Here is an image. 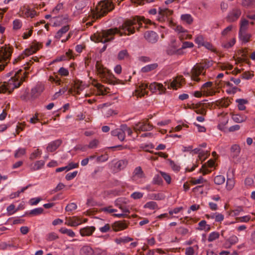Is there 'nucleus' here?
<instances>
[{"label": "nucleus", "mask_w": 255, "mask_h": 255, "mask_svg": "<svg viewBox=\"0 0 255 255\" xmlns=\"http://www.w3.org/2000/svg\"><path fill=\"white\" fill-rule=\"evenodd\" d=\"M152 183L154 185L162 184V178L158 174L155 175L152 179Z\"/></svg>", "instance_id": "nucleus-49"}, {"label": "nucleus", "mask_w": 255, "mask_h": 255, "mask_svg": "<svg viewBox=\"0 0 255 255\" xmlns=\"http://www.w3.org/2000/svg\"><path fill=\"white\" fill-rule=\"evenodd\" d=\"M142 22L148 23L150 22V20L145 19L143 17L139 16L135 17L132 19L127 20L119 28L102 30L98 33L95 35L96 37L95 41L105 43L113 40L116 34H120L121 36L123 34L128 35L133 34L134 33L135 29H138L142 26Z\"/></svg>", "instance_id": "nucleus-1"}, {"label": "nucleus", "mask_w": 255, "mask_h": 255, "mask_svg": "<svg viewBox=\"0 0 255 255\" xmlns=\"http://www.w3.org/2000/svg\"><path fill=\"white\" fill-rule=\"evenodd\" d=\"M239 242L238 237L234 235H232L226 240L225 244L228 245L229 247L237 244Z\"/></svg>", "instance_id": "nucleus-27"}, {"label": "nucleus", "mask_w": 255, "mask_h": 255, "mask_svg": "<svg viewBox=\"0 0 255 255\" xmlns=\"http://www.w3.org/2000/svg\"><path fill=\"white\" fill-rule=\"evenodd\" d=\"M255 0H242L241 4L245 7H249L255 4Z\"/></svg>", "instance_id": "nucleus-50"}, {"label": "nucleus", "mask_w": 255, "mask_h": 255, "mask_svg": "<svg viewBox=\"0 0 255 255\" xmlns=\"http://www.w3.org/2000/svg\"><path fill=\"white\" fill-rule=\"evenodd\" d=\"M96 228L94 226H86L84 228H81L80 231V234L81 236H90L95 231Z\"/></svg>", "instance_id": "nucleus-20"}, {"label": "nucleus", "mask_w": 255, "mask_h": 255, "mask_svg": "<svg viewBox=\"0 0 255 255\" xmlns=\"http://www.w3.org/2000/svg\"><path fill=\"white\" fill-rule=\"evenodd\" d=\"M113 8L114 5L111 1L109 0L102 1L98 3L95 9H91L88 17H84L83 20L86 21L89 19L91 20L86 24L91 25L96 19L104 16Z\"/></svg>", "instance_id": "nucleus-3"}, {"label": "nucleus", "mask_w": 255, "mask_h": 255, "mask_svg": "<svg viewBox=\"0 0 255 255\" xmlns=\"http://www.w3.org/2000/svg\"><path fill=\"white\" fill-rule=\"evenodd\" d=\"M148 87L149 90L153 93L158 92L159 94H161L164 93L166 91V88L164 87L162 84L153 82L148 86L147 84L143 83L135 91V95L141 97L147 95L148 91L146 90Z\"/></svg>", "instance_id": "nucleus-5"}, {"label": "nucleus", "mask_w": 255, "mask_h": 255, "mask_svg": "<svg viewBox=\"0 0 255 255\" xmlns=\"http://www.w3.org/2000/svg\"><path fill=\"white\" fill-rule=\"evenodd\" d=\"M144 37L149 42L154 43L157 42L158 36L157 33L153 31H148L144 33Z\"/></svg>", "instance_id": "nucleus-17"}, {"label": "nucleus", "mask_w": 255, "mask_h": 255, "mask_svg": "<svg viewBox=\"0 0 255 255\" xmlns=\"http://www.w3.org/2000/svg\"><path fill=\"white\" fill-rule=\"evenodd\" d=\"M249 21L245 19H242L240 23V28L239 32H246L248 29Z\"/></svg>", "instance_id": "nucleus-33"}, {"label": "nucleus", "mask_w": 255, "mask_h": 255, "mask_svg": "<svg viewBox=\"0 0 255 255\" xmlns=\"http://www.w3.org/2000/svg\"><path fill=\"white\" fill-rule=\"evenodd\" d=\"M43 90V87L41 86H37L31 90V94L33 96L36 97L40 95Z\"/></svg>", "instance_id": "nucleus-36"}, {"label": "nucleus", "mask_w": 255, "mask_h": 255, "mask_svg": "<svg viewBox=\"0 0 255 255\" xmlns=\"http://www.w3.org/2000/svg\"><path fill=\"white\" fill-rule=\"evenodd\" d=\"M59 232L62 234H66L70 237L73 238L75 236V233L71 229H67L65 227L61 228Z\"/></svg>", "instance_id": "nucleus-34"}, {"label": "nucleus", "mask_w": 255, "mask_h": 255, "mask_svg": "<svg viewBox=\"0 0 255 255\" xmlns=\"http://www.w3.org/2000/svg\"><path fill=\"white\" fill-rule=\"evenodd\" d=\"M235 185V180L233 178H228L226 182V188L227 190H232Z\"/></svg>", "instance_id": "nucleus-52"}, {"label": "nucleus", "mask_w": 255, "mask_h": 255, "mask_svg": "<svg viewBox=\"0 0 255 255\" xmlns=\"http://www.w3.org/2000/svg\"><path fill=\"white\" fill-rule=\"evenodd\" d=\"M6 210L7 211V213L8 215H11L15 213L17 210L15 209V206L13 204H10L9 205L7 208Z\"/></svg>", "instance_id": "nucleus-59"}, {"label": "nucleus", "mask_w": 255, "mask_h": 255, "mask_svg": "<svg viewBox=\"0 0 255 255\" xmlns=\"http://www.w3.org/2000/svg\"><path fill=\"white\" fill-rule=\"evenodd\" d=\"M22 21L20 19H16L13 21V28L14 30H18L22 27Z\"/></svg>", "instance_id": "nucleus-54"}, {"label": "nucleus", "mask_w": 255, "mask_h": 255, "mask_svg": "<svg viewBox=\"0 0 255 255\" xmlns=\"http://www.w3.org/2000/svg\"><path fill=\"white\" fill-rule=\"evenodd\" d=\"M41 47V44L39 43H33L29 48H26L22 53L19 55L13 61L14 64L25 57L28 56L37 51Z\"/></svg>", "instance_id": "nucleus-8"}, {"label": "nucleus", "mask_w": 255, "mask_h": 255, "mask_svg": "<svg viewBox=\"0 0 255 255\" xmlns=\"http://www.w3.org/2000/svg\"><path fill=\"white\" fill-rule=\"evenodd\" d=\"M21 12L22 16L24 18H33L36 15L35 10L28 7H24Z\"/></svg>", "instance_id": "nucleus-22"}, {"label": "nucleus", "mask_w": 255, "mask_h": 255, "mask_svg": "<svg viewBox=\"0 0 255 255\" xmlns=\"http://www.w3.org/2000/svg\"><path fill=\"white\" fill-rule=\"evenodd\" d=\"M212 85V82H208L204 83L202 87V91L204 94L207 96H211L215 95L216 91L213 89L211 88Z\"/></svg>", "instance_id": "nucleus-14"}, {"label": "nucleus", "mask_w": 255, "mask_h": 255, "mask_svg": "<svg viewBox=\"0 0 255 255\" xmlns=\"http://www.w3.org/2000/svg\"><path fill=\"white\" fill-rule=\"evenodd\" d=\"M236 102L238 104V108L240 111L245 110L246 108L245 105L248 103L247 100L244 99H237Z\"/></svg>", "instance_id": "nucleus-29"}, {"label": "nucleus", "mask_w": 255, "mask_h": 255, "mask_svg": "<svg viewBox=\"0 0 255 255\" xmlns=\"http://www.w3.org/2000/svg\"><path fill=\"white\" fill-rule=\"evenodd\" d=\"M43 212V209L41 207H39L30 210L29 214L32 216H37L41 214Z\"/></svg>", "instance_id": "nucleus-48"}, {"label": "nucleus", "mask_w": 255, "mask_h": 255, "mask_svg": "<svg viewBox=\"0 0 255 255\" xmlns=\"http://www.w3.org/2000/svg\"><path fill=\"white\" fill-rule=\"evenodd\" d=\"M143 207L144 208H147L150 210H154L158 209V205L155 202L149 201L144 204Z\"/></svg>", "instance_id": "nucleus-39"}, {"label": "nucleus", "mask_w": 255, "mask_h": 255, "mask_svg": "<svg viewBox=\"0 0 255 255\" xmlns=\"http://www.w3.org/2000/svg\"><path fill=\"white\" fill-rule=\"evenodd\" d=\"M160 173L161 176L164 178L166 183L167 184H170L171 182V177L169 174L162 171H160Z\"/></svg>", "instance_id": "nucleus-61"}, {"label": "nucleus", "mask_w": 255, "mask_h": 255, "mask_svg": "<svg viewBox=\"0 0 255 255\" xmlns=\"http://www.w3.org/2000/svg\"><path fill=\"white\" fill-rule=\"evenodd\" d=\"M172 13V11L168 8H159L158 14L159 17L158 19L159 21H161L164 19V17H167Z\"/></svg>", "instance_id": "nucleus-23"}, {"label": "nucleus", "mask_w": 255, "mask_h": 255, "mask_svg": "<svg viewBox=\"0 0 255 255\" xmlns=\"http://www.w3.org/2000/svg\"><path fill=\"white\" fill-rule=\"evenodd\" d=\"M111 134L113 136H117L121 141H123L125 138V134L121 126L119 128L112 130Z\"/></svg>", "instance_id": "nucleus-24"}, {"label": "nucleus", "mask_w": 255, "mask_h": 255, "mask_svg": "<svg viewBox=\"0 0 255 255\" xmlns=\"http://www.w3.org/2000/svg\"><path fill=\"white\" fill-rule=\"evenodd\" d=\"M121 128H122L125 134L127 133L128 135H131L132 133V129L128 127L126 125H121Z\"/></svg>", "instance_id": "nucleus-60"}, {"label": "nucleus", "mask_w": 255, "mask_h": 255, "mask_svg": "<svg viewBox=\"0 0 255 255\" xmlns=\"http://www.w3.org/2000/svg\"><path fill=\"white\" fill-rule=\"evenodd\" d=\"M145 178V175L141 167L138 166L135 168L132 173V179L137 183H142Z\"/></svg>", "instance_id": "nucleus-10"}, {"label": "nucleus", "mask_w": 255, "mask_h": 255, "mask_svg": "<svg viewBox=\"0 0 255 255\" xmlns=\"http://www.w3.org/2000/svg\"><path fill=\"white\" fill-rule=\"evenodd\" d=\"M69 30V25H65L63 26L60 29H59L55 35V38L59 39L62 35L66 33Z\"/></svg>", "instance_id": "nucleus-28"}, {"label": "nucleus", "mask_w": 255, "mask_h": 255, "mask_svg": "<svg viewBox=\"0 0 255 255\" xmlns=\"http://www.w3.org/2000/svg\"><path fill=\"white\" fill-rule=\"evenodd\" d=\"M194 46V44L191 42L185 41L183 42L182 47L180 49L175 50V53H179L181 49H186L187 48H192Z\"/></svg>", "instance_id": "nucleus-38"}, {"label": "nucleus", "mask_w": 255, "mask_h": 255, "mask_svg": "<svg viewBox=\"0 0 255 255\" xmlns=\"http://www.w3.org/2000/svg\"><path fill=\"white\" fill-rule=\"evenodd\" d=\"M62 140L61 139H56L49 142L46 147V151L48 152H52L55 151L61 144Z\"/></svg>", "instance_id": "nucleus-16"}, {"label": "nucleus", "mask_w": 255, "mask_h": 255, "mask_svg": "<svg viewBox=\"0 0 255 255\" xmlns=\"http://www.w3.org/2000/svg\"><path fill=\"white\" fill-rule=\"evenodd\" d=\"M215 165V160L210 159L208 161L207 163L203 164L200 168L199 172H202L204 175L210 173L211 172L210 170L207 169V166L208 167H213Z\"/></svg>", "instance_id": "nucleus-21"}, {"label": "nucleus", "mask_w": 255, "mask_h": 255, "mask_svg": "<svg viewBox=\"0 0 255 255\" xmlns=\"http://www.w3.org/2000/svg\"><path fill=\"white\" fill-rule=\"evenodd\" d=\"M181 19L184 22L188 24H191L193 21V18L190 14H183L181 15Z\"/></svg>", "instance_id": "nucleus-30"}, {"label": "nucleus", "mask_w": 255, "mask_h": 255, "mask_svg": "<svg viewBox=\"0 0 255 255\" xmlns=\"http://www.w3.org/2000/svg\"><path fill=\"white\" fill-rule=\"evenodd\" d=\"M58 73L61 76H67L69 75V71L67 69L64 67H61L58 70Z\"/></svg>", "instance_id": "nucleus-64"}, {"label": "nucleus", "mask_w": 255, "mask_h": 255, "mask_svg": "<svg viewBox=\"0 0 255 255\" xmlns=\"http://www.w3.org/2000/svg\"><path fill=\"white\" fill-rule=\"evenodd\" d=\"M199 228L198 229L200 230H209L210 229V225H207L206 221L205 220H202L198 223Z\"/></svg>", "instance_id": "nucleus-44"}, {"label": "nucleus", "mask_w": 255, "mask_h": 255, "mask_svg": "<svg viewBox=\"0 0 255 255\" xmlns=\"http://www.w3.org/2000/svg\"><path fill=\"white\" fill-rule=\"evenodd\" d=\"M96 68L99 77L102 81L112 85L120 84V80L116 78L113 74L107 68L104 67L101 62L97 61Z\"/></svg>", "instance_id": "nucleus-4"}, {"label": "nucleus", "mask_w": 255, "mask_h": 255, "mask_svg": "<svg viewBox=\"0 0 255 255\" xmlns=\"http://www.w3.org/2000/svg\"><path fill=\"white\" fill-rule=\"evenodd\" d=\"M81 255H93L94 254L93 249L89 246H84L80 251Z\"/></svg>", "instance_id": "nucleus-26"}, {"label": "nucleus", "mask_w": 255, "mask_h": 255, "mask_svg": "<svg viewBox=\"0 0 255 255\" xmlns=\"http://www.w3.org/2000/svg\"><path fill=\"white\" fill-rule=\"evenodd\" d=\"M157 67L156 63L147 65L141 69V71L143 72H147L155 69Z\"/></svg>", "instance_id": "nucleus-45"}, {"label": "nucleus", "mask_w": 255, "mask_h": 255, "mask_svg": "<svg viewBox=\"0 0 255 255\" xmlns=\"http://www.w3.org/2000/svg\"><path fill=\"white\" fill-rule=\"evenodd\" d=\"M248 116L244 114L238 113L233 114L232 115V120L236 123H242L245 122L248 120Z\"/></svg>", "instance_id": "nucleus-18"}, {"label": "nucleus", "mask_w": 255, "mask_h": 255, "mask_svg": "<svg viewBox=\"0 0 255 255\" xmlns=\"http://www.w3.org/2000/svg\"><path fill=\"white\" fill-rule=\"evenodd\" d=\"M128 164V161L126 160H120L117 161L115 164V167L119 170L124 169Z\"/></svg>", "instance_id": "nucleus-35"}, {"label": "nucleus", "mask_w": 255, "mask_h": 255, "mask_svg": "<svg viewBox=\"0 0 255 255\" xmlns=\"http://www.w3.org/2000/svg\"><path fill=\"white\" fill-rule=\"evenodd\" d=\"M26 153V149L25 148H19L15 150L14 152V157L16 158H20Z\"/></svg>", "instance_id": "nucleus-41"}, {"label": "nucleus", "mask_w": 255, "mask_h": 255, "mask_svg": "<svg viewBox=\"0 0 255 255\" xmlns=\"http://www.w3.org/2000/svg\"><path fill=\"white\" fill-rule=\"evenodd\" d=\"M220 234L217 232H211L208 236V241L209 242H212L218 239L219 238Z\"/></svg>", "instance_id": "nucleus-43"}, {"label": "nucleus", "mask_w": 255, "mask_h": 255, "mask_svg": "<svg viewBox=\"0 0 255 255\" xmlns=\"http://www.w3.org/2000/svg\"><path fill=\"white\" fill-rule=\"evenodd\" d=\"M133 240V239L128 237H125L123 238H119L116 239L115 241L117 244H121L122 243L125 244Z\"/></svg>", "instance_id": "nucleus-37"}, {"label": "nucleus", "mask_w": 255, "mask_h": 255, "mask_svg": "<svg viewBox=\"0 0 255 255\" xmlns=\"http://www.w3.org/2000/svg\"><path fill=\"white\" fill-rule=\"evenodd\" d=\"M99 143L100 142L98 139H94L90 141L88 145H87V147L90 149L96 148L98 147Z\"/></svg>", "instance_id": "nucleus-47"}, {"label": "nucleus", "mask_w": 255, "mask_h": 255, "mask_svg": "<svg viewBox=\"0 0 255 255\" xmlns=\"http://www.w3.org/2000/svg\"><path fill=\"white\" fill-rule=\"evenodd\" d=\"M236 38H233L228 42H223L222 44V47L226 49H229L232 47L236 43Z\"/></svg>", "instance_id": "nucleus-40"}, {"label": "nucleus", "mask_w": 255, "mask_h": 255, "mask_svg": "<svg viewBox=\"0 0 255 255\" xmlns=\"http://www.w3.org/2000/svg\"><path fill=\"white\" fill-rule=\"evenodd\" d=\"M128 226V225L125 221L116 222L112 226L113 230L115 232L124 230L127 228Z\"/></svg>", "instance_id": "nucleus-19"}, {"label": "nucleus", "mask_w": 255, "mask_h": 255, "mask_svg": "<svg viewBox=\"0 0 255 255\" xmlns=\"http://www.w3.org/2000/svg\"><path fill=\"white\" fill-rule=\"evenodd\" d=\"M82 222V218L77 216H73L66 218L65 225L73 227L81 225Z\"/></svg>", "instance_id": "nucleus-13"}, {"label": "nucleus", "mask_w": 255, "mask_h": 255, "mask_svg": "<svg viewBox=\"0 0 255 255\" xmlns=\"http://www.w3.org/2000/svg\"><path fill=\"white\" fill-rule=\"evenodd\" d=\"M77 174H78V171H75L73 172L69 173L66 175L65 179L68 181L71 180L73 179V178H74L77 176Z\"/></svg>", "instance_id": "nucleus-63"}, {"label": "nucleus", "mask_w": 255, "mask_h": 255, "mask_svg": "<svg viewBox=\"0 0 255 255\" xmlns=\"http://www.w3.org/2000/svg\"><path fill=\"white\" fill-rule=\"evenodd\" d=\"M209 155V153L207 151H201L199 152V158L200 160L204 161Z\"/></svg>", "instance_id": "nucleus-58"}, {"label": "nucleus", "mask_w": 255, "mask_h": 255, "mask_svg": "<svg viewBox=\"0 0 255 255\" xmlns=\"http://www.w3.org/2000/svg\"><path fill=\"white\" fill-rule=\"evenodd\" d=\"M45 164L43 160H38L36 161L33 165H31V170L32 171L38 170L42 168Z\"/></svg>", "instance_id": "nucleus-31"}, {"label": "nucleus", "mask_w": 255, "mask_h": 255, "mask_svg": "<svg viewBox=\"0 0 255 255\" xmlns=\"http://www.w3.org/2000/svg\"><path fill=\"white\" fill-rule=\"evenodd\" d=\"M77 208V206L75 203H71L68 204L65 207V210L67 212H72L76 210Z\"/></svg>", "instance_id": "nucleus-56"}, {"label": "nucleus", "mask_w": 255, "mask_h": 255, "mask_svg": "<svg viewBox=\"0 0 255 255\" xmlns=\"http://www.w3.org/2000/svg\"><path fill=\"white\" fill-rule=\"evenodd\" d=\"M206 182L207 180L205 179L202 176H199L197 179L194 177H192L190 180V183L192 185L203 184Z\"/></svg>", "instance_id": "nucleus-32"}, {"label": "nucleus", "mask_w": 255, "mask_h": 255, "mask_svg": "<svg viewBox=\"0 0 255 255\" xmlns=\"http://www.w3.org/2000/svg\"><path fill=\"white\" fill-rule=\"evenodd\" d=\"M165 195L161 193H158L157 194H153L151 195L150 199L156 200H162L164 199Z\"/></svg>", "instance_id": "nucleus-51"}, {"label": "nucleus", "mask_w": 255, "mask_h": 255, "mask_svg": "<svg viewBox=\"0 0 255 255\" xmlns=\"http://www.w3.org/2000/svg\"><path fill=\"white\" fill-rule=\"evenodd\" d=\"M128 57V54L127 50H123L121 51L118 54V59L119 60H123Z\"/></svg>", "instance_id": "nucleus-55"}, {"label": "nucleus", "mask_w": 255, "mask_h": 255, "mask_svg": "<svg viewBox=\"0 0 255 255\" xmlns=\"http://www.w3.org/2000/svg\"><path fill=\"white\" fill-rule=\"evenodd\" d=\"M25 72L21 69L13 71L7 74V77L10 78L7 81L0 83V93H11L14 89L20 86L24 79Z\"/></svg>", "instance_id": "nucleus-2"}, {"label": "nucleus", "mask_w": 255, "mask_h": 255, "mask_svg": "<svg viewBox=\"0 0 255 255\" xmlns=\"http://www.w3.org/2000/svg\"><path fill=\"white\" fill-rule=\"evenodd\" d=\"M93 85L96 87L97 89L99 91L100 94L101 95L106 94V90L104 88V86L99 83H92Z\"/></svg>", "instance_id": "nucleus-42"}, {"label": "nucleus", "mask_w": 255, "mask_h": 255, "mask_svg": "<svg viewBox=\"0 0 255 255\" xmlns=\"http://www.w3.org/2000/svg\"><path fill=\"white\" fill-rule=\"evenodd\" d=\"M101 211L107 213H112L117 211L116 209L112 208L111 206L102 208L101 209Z\"/></svg>", "instance_id": "nucleus-62"}, {"label": "nucleus", "mask_w": 255, "mask_h": 255, "mask_svg": "<svg viewBox=\"0 0 255 255\" xmlns=\"http://www.w3.org/2000/svg\"><path fill=\"white\" fill-rule=\"evenodd\" d=\"M209 67L207 63L196 64L191 70V78L192 81L199 82L203 80L206 69Z\"/></svg>", "instance_id": "nucleus-6"}, {"label": "nucleus", "mask_w": 255, "mask_h": 255, "mask_svg": "<svg viewBox=\"0 0 255 255\" xmlns=\"http://www.w3.org/2000/svg\"><path fill=\"white\" fill-rule=\"evenodd\" d=\"M195 42L199 46L204 45V38L202 35H198L195 39Z\"/></svg>", "instance_id": "nucleus-53"}, {"label": "nucleus", "mask_w": 255, "mask_h": 255, "mask_svg": "<svg viewBox=\"0 0 255 255\" xmlns=\"http://www.w3.org/2000/svg\"><path fill=\"white\" fill-rule=\"evenodd\" d=\"M184 82V79L182 76H178L175 78L169 84H168V88H172L176 90L180 87Z\"/></svg>", "instance_id": "nucleus-15"}, {"label": "nucleus", "mask_w": 255, "mask_h": 255, "mask_svg": "<svg viewBox=\"0 0 255 255\" xmlns=\"http://www.w3.org/2000/svg\"><path fill=\"white\" fill-rule=\"evenodd\" d=\"M175 31L177 33L179 39L182 41L184 39H192V35L189 34L187 30L181 25H177L174 28Z\"/></svg>", "instance_id": "nucleus-11"}, {"label": "nucleus", "mask_w": 255, "mask_h": 255, "mask_svg": "<svg viewBox=\"0 0 255 255\" xmlns=\"http://www.w3.org/2000/svg\"><path fill=\"white\" fill-rule=\"evenodd\" d=\"M12 52V48L8 45L0 47V71L9 62Z\"/></svg>", "instance_id": "nucleus-7"}, {"label": "nucleus", "mask_w": 255, "mask_h": 255, "mask_svg": "<svg viewBox=\"0 0 255 255\" xmlns=\"http://www.w3.org/2000/svg\"><path fill=\"white\" fill-rule=\"evenodd\" d=\"M252 36V35L246 32H239V38L242 43L248 42Z\"/></svg>", "instance_id": "nucleus-25"}, {"label": "nucleus", "mask_w": 255, "mask_h": 255, "mask_svg": "<svg viewBox=\"0 0 255 255\" xmlns=\"http://www.w3.org/2000/svg\"><path fill=\"white\" fill-rule=\"evenodd\" d=\"M214 183L217 185H221L224 183L225 178L223 175H219L215 177Z\"/></svg>", "instance_id": "nucleus-46"}, {"label": "nucleus", "mask_w": 255, "mask_h": 255, "mask_svg": "<svg viewBox=\"0 0 255 255\" xmlns=\"http://www.w3.org/2000/svg\"><path fill=\"white\" fill-rule=\"evenodd\" d=\"M41 154V151L39 149L35 150L30 155L29 158L34 160Z\"/></svg>", "instance_id": "nucleus-57"}, {"label": "nucleus", "mask_w": 255, "mask_h": 255, "mask_svg": "<svg viewBox=\"0 0 255 255\" xmlns=\"http://www.w3.org/2000/svg\"><path fill=\"white\" fill-rule=\"evenodd\" d=\"M242 14V10L239 7L236 6L229 11L226 19L228 22H234L238 20Z\"/></svg>", "instance_id": "nucleus-9"}, {"label": "nucleus", "mask_w": 255, "mask_h": 255, "mask_svg": "<svg viewBox=\"0 0 255 255\" xmlns=\"http://www.w3.org/2000/svg\"><path fill=\"white\" fill-rule=\"evenodd\" d=\"M153 128V126L149 123L145 122H139L134 126L135 131H149Z\"/></svg>", "instance_id": "nucleus-12"}]
</instances>
